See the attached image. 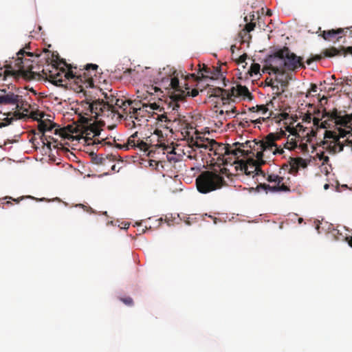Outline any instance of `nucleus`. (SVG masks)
<instances>
[{"instance_id":"obj_1","label":"nucleus","mask_w":352,"mask_h":352,"mask_svg":"<svg viewBox=\"0 0 352 352\" xmlns=\"http://www.w3.org/2000/svg\"><path fill=\"white\" fill-rule=\"evenodd\" d=\"M227 173V169L223 168L217 171H204L196 179L197 190L203 194L209 193L226 185V182L222 176Z\"/></svg>"},{"instance_id":"obj_2","label":"nucleus","mask_w":352,"mask_h":352,"mask_svg":"<svg viewBox=\"0 0 352 352\" xmlns=\"http://www.w3.org/2000/svg\"><path fill=\"white\" fill-rule=\"evenodd\" d=\"M24 54H27L30 57L34 56V54L32 52H27L24 49L20 50L16 54L17 58L11 61V65H10L11 70L5 73L14 75V78L15 79L20 77H23L27 80L34 78V72H32L33 61L30 59L24 58Z\"/></svg>"},{"instance_id":"obj_3","label":"nucleus","mask_w":352,"mask_h":352,"mask_svg":"<svg viewBox=\"0 0 352 352\" xmlns=\"http://www.w3.org/2000/svg\"><path fill=\"white\" fill-rule=\"evenodd\" d=\"M104 99H97L94 100H89L87 102L91 115L95 118L99 116L110 117L113 111L112 108L114 102H119L111 91L109 93H103Z\"/></svg>"},{"instance_id":"obj_4","label":"nucleus","mask_w":352,"mask_h":352,"mask_svg":"<svg viewBox=\"0 0 352 352\" xmlns=\"http://www.w3.org/2000/svg\"><path fill=\"white\" fill-rule=\"evenodd\" d=\"M98 66L96 64H87L85 68L80 69L78 73L74 72V82L79 88L82 89L83 85L85 87L94 85L93 77L96 76Z\"/></svg>"},{"instance_id":"obj_5","label":"nucleus","mask_w":352,"mask_h":352,"mask_svg":"<svg viewBox=\"0 0 352 352\" xmlns=\"http://www.w3.org/2000/svg\"><path fill=\"white\" fill-rule=\"evenodd\" d=\"M159 85L161 89L173 90L170 96L173 102L184 101L185 100V95L187 94L184 91L183 87L180 86L177 76L163 78L159 82Z\"/></svg>"},{"instance_id":"obj_6","label":"nucleus","mask_w":352,"mask_h":352,"mask_svg":"<svg viewBox=\"0 0 352 352\" xmlns=\"http://www.w3.org/2000/svg\"><path fill=\"white\" fill-rule=\"evenodd\" d=\"M54 71L49 70L47 72L45 69L43 70V74L45 78L54 85L59 87H63V82L67 81L74 82V71L69 70L65 72L64 69L59 71L57 67L54 68Z\"/></svg>"},{"instance_id":"obj_7","label":"nucleus","mask_w":352,"mask_h":352,"mask_svg":"<svg viewBox=\"0 0 352 352\" xmlns=\"http://www.w3.org/2000/svg\"><path fill=\"white\" fill-rule=\"evenodd\" d=\"M283 49H280L273 54L269 55L265 60V65L263 67V72L271 70L274 74H279L283 76Z\"/></svg>"},{"instance_id":"obj_8","label":"nucleus","mask_w":352,"mask_h":352,"mask_svg":"<svg viewBox=\"0 0 352 352\" xmlns=\"http://www.w3.org/2000/svg\"><path fill=\"white\" fill-rule=\"evenodd\" d=\"M283 49L284 69L285 68L289 71H294L298 67H305L304 63L302 62V57L296 56L287 47H284Z\"/></svg>"},{"instance_id":"obj_9","label":"nucleus","mask_w":352,"mask_h":352,"mask_svg":"<svg viewBox=\"0 0 352 352\" xmlns=\"http://www.w3.org/2000/svg\"><path fill=\"white\" fill-rule=\"evenodd\" d=\"M286 135L285 131L280 130V132L276 133H270L266 138L265 142L261 143L260 146L263 150H270L272 151L273 154L283 153L284 151L282 148H278L277 144L275 143L276 140H280Z\"/></svg>"},{"instance_id":"obj_10","label":"nucleus","mask_w":352,"mask_h":352,"mask_svg":"<svg viewBox=\"0 0 352 352\" xmlns=\"http://www.w3.org/2000/svg\"><path fill=\"white\" fill-rule=\"evenodd\" d=\"M22 99L19 95L7 91L5 89H0V105H14L15 109H21Z\"/></svg>"},{"instance_id":"obj_11","label":"nucleus","mask_w":352,"mask_h":352,"mask_svg":"<svg viewBox=\"0 0 352 352\" xmlns=\"http://www.w3.org/2000/svg\"><path fill=\"white\" fill-rule=\"evenodd\" d=\"M210 151H213L214 155H218V159L220 157H223L222 161L223 164H232V158H224V157L227 155L226 154L229 152V144L225 145L223 144H219L214 140H212Z\"/></svg>"},{"instance_id":"obj_12","label":"nucleus","mask_w":352,"mask_h":352,"mask_svg":"<svg viewBox=\"0 0 352 352\" xmlns=\"http://www.w3.org/2000/svg\"><path fill=\"white\" fill-rule=\"evenodd\" d=\"M329 118L331 120H334L336 124L344 126H346L350 122V119L348 116H341L340 113L338 112L336 109H333L331 112H327L324 109L322 115V118Z\"/></svg>"},{"instance_id":"obj_13","label":"nucleus","mask_w":352,"mask_h":352,"mask_svg":"<svg viewBox=\"0 0 352 352\" xmlns=\"http://www.w3.org/2000/svg\"><path fill=\"white\" fill-rule=\"evenodd\" d=\"M343 52L340 50H338L336 47H331L330 48H327L324 50L320 54L315 55L309 58H308L306 60V63L309 65H311L314 61H318L320 60L322 58L324 57L331 58L333 56H336V55H340Z\"/></svg>"},{"instance_id":"obj_14","label":"nucleus","mask_w":352,"mask_h":352,"mask_svg":"<svg viewBox=\"0 0 352 352\" xmlns=\"http://www.w3.org/2000/svg\"><path fill=\"white\" fill-rule=\"evenodd\" d=\"M177 102H173L171 113H169L168 116L166 113L161 114L158 116L157 119L161 122H165L167 123H174L178 120L180 121V115L178 113L179 105Z\"/></svg>"},{"instance_id":"obj_15","label":"nucleus","mask_w":352,"mask_h":352,"mask_svg":"<svg viewBox=\"0 0 352 352\" xmlns=\"http://www.w3.org/2000/svg\"><path fill=\"white\" fill-rule=\"evenodd\" d=\"M265 142V141H261L259 142H254V144L258 146V148H260V151H257L256 154V160L255 161V171L256 175H262L265 177V173L263 170H261V166L265 164V161L263 160L264 152L268 151V150L264 151L260 146V144ZM270 151V150H269ZM272 152V151H271Z\"/></svg>"},{"instance_id":"obj_16","label":"nucleus","mask_w":352,"mask_h":352,"mask_svg":"<svg viewBox=\"0 0 352 352\" xmlns=\"http://www.w3.org/2000/svg\"><path fill=\"white\" fill-rule=\"evenodd\" d=\"M214 69H211L206 65H204L202 68H199V74L201 73V76L196 75L195 74H190L186 76V79L189 78H192L195 79V80L199 82L201 80L204 78H214V76H216L217 74L213 72L212 70Z\"/></svg>"},{"instance_id":"obj_17","label":"nucleus","mask_w":352,"mask_h":352,"mask_svg":"<svg viewBox=\"0 0 352 352\" xmlns=\"http://www.w3.org/2000/svg\"><path fill=\"white\" fill-rule=\"evenodd\" d=\"M128 145L131 148H138L140 151L148 150V144L138 138V133L135 132L128 138Z\"/></svg>"},{"instance_id":"obj_18","label":"nucleus","mask_w":352,"mask_h":352,"mask_svg":"<svg viewBox=\"0 0 352 352\" xmlns=\"http://www.w3.org/2000/svg\"><path fill=\"white\" fill-rule=\"evenodd\" d=\"M230 98L232 97L242 96L243 98L252 100L253 96L245 86L237 85L236 87H232L230 89Z\"/></svg>"},{"instance_id":"obj_19","label":"nucleus","mask_w":352,"mask_h":352,"mask_svg":"<svg viewBox=\"0 0 352 352\" xmlns=\"http://www.w3.org/2000/svg\"><path fill=\"white\" fill-rule=\"evenodd\" d=\"M344 32V29L338 28L336 30L332 29L329 30H324L321 33L322 37L326 41H333L336 39L338 41L342 38L340 36Z\"/></svg>"},{"instance_id":"obj_20","label":"nucleus","mask_w":352,"mask_h":352,"mask_svg":"<svg viewBox=\"0 0 352 352\" xmlns=\"http://www.w3.org/2000/svg\"><path fill=\"white\" fill-rule=\"evenodd\" d=\"M208 94L210 97H221L223 101L230 99V93L220 87H210L208 91Z\"/></svg>"},{"instance_id":"obj_21","label":"nucleus","mask_w":352,"mask_h":352,"mask_svg":"<svg viewBox=\"0 0 352 352\" xmlns=\"http://www.w3.org/2000/svg\"><path fill=\"white\" fill-rule=\"evenodd\" d=\"M192 145L197 148L208 149L210 151L212 146V140L198 137L196 140L193 142Z\"/></svg>"},{"instance_id":"obj_22","label":"nucleus","mask_w":352,"mask_h":352,"mask_svg":"<svg viewBox=\"0 0 352 352\" xmlns=\"http://www.w3.org/2000/svg\"><path fill=\"white\" fill-rule=\"evenodd\" d=\"M124 104L122 105V109L126 113H129L132 115H135L138 110H141L140 107H138L137 106H133L134 102L129 100H124Z\"/></svg>"},{"instance_id":"obj_23","label":"nucleus","mask_w":352,"mask_h":352,"mask_svg":"<svg viewBox=\"0 0 352 352\" xmlns=\"http://www.w3.org/2000/svg\"><path fill=\"white\" fill-rule=\"evenodd\" d=\"M144 91L146 95L144 97V99H146L148 96L157 95L158 97L162 96V91L161 88L158 86L154 85H147L144 87Z\"/></svg>"},{"instance_id":"obj_24","label":"nucleus","mask_w":352,"mask_h":352,"mask_svg":"<svg viewBox=\"0 0 352 352\" xmlns=\"http://www.w3.org/2000/svg\"><path fill=\"white\" fill-rule=\"evenodd\" d=\"M59 134L64 138H67L70 134L77 133L79 131L77 126L67 125L66 127L60 129Z\"/></svg>"},{"instance_id":"obj_25","label":"nucleus","mask_w":352,"mask_h":352,"mask_svg":"<svg viewBox=\"0 0 352 352\" xmlns=\"http://www.w3.org/2000/svg\"><path fill=\"white\" fill-rule=\"evenodd\" d=\"M290 166L292 169L297 170L299 167H306L307 163L305 160L301 157L291 158Z\"/></svg>"},{"instance_id":"obj_26","label":"nucleus","mask_w":352,"mask_h":352,"mask_svg":"<svg viewBox=\"0 0 352 352\" xmlns=\"http://www.w3.org/2000/svg\"><path fill=\"white\" fill-rule=\"evenodd\" d=\"M261 190H265L266 192H267V191H270L271 192H273V191H277V190H280V188L278 187H272V186H270L269 184H259L256 188V190L257 192H259ZM280 190H287V188H286L284 186H282V188H280Z\"/></svg>"},{"instance_id":"obj_27","label":"nucleus","mask_w":352,"mask_h":352,"mask_svg":"<svg viewBox=\"0 0 352 352\" xmlns=\"http://www.w3.org/2000/svg\"><path fill=\"white\" fill-rule=\"evenodd\" d=\"M54 126V124L52 123L50 121L45 122L43 120H41L38 123V129L43 133V135L45 131H52Z\"/></svg>"},{"instance_id":"obj_28","label":"nucleus","mask_w":352,"mask_h":352,"mask_svg":"<svg viewBox=\"0 0 352 352\" xmlns=\"http://www.w3.org/2000/svg\"><path fill=\"white\" fill-rule=\"evenodd\" d=\"M11 65V62L9 64L5 65L3 67L0 66V77L3 76V80H6L8 77L14 78V75L11 74H6L5 72H8V71L11 70L10 65Z\"/></svg>"},{"instance_id":"obj_29","label":"nucleus","mask_w":352,"mask_h":352,"mask_svg":"<svg viewBox=\"0 0 352 352\" xmlns=\"http://www.w3.org/2000/svg\"><path fill=\"white\" fill-rule=\"evenodd\" d=\"M256 26V23L254 22L248 23L245 25V28L240 32L239 35L241 38H243L248 34V33L252 31Z\"/></svg>"},{"instance_id":"obj_30","label":"nucleus","mask_w":352,"mask_h":352,"mask_svg":"<svg viewBox=\"0 0 352 352\" xmlns=\"http://www.w3.org/2000/svg\"><path fill=\"white\" fill-rule=\"evenodd\" d=\"M266 180L270 183H280L284 181V178L276 174H269L266 177Z\"/></svg>"},{"instance_id":"obj_31","label":"nucleus","mask_w":352,"mask_h":352,"mask_svg":"<svg viewBox=\"0 0 352 352\" xmlns=\"http://www.w3.org/2000/svg\"><path fill=\"white\" fill-rule=\"evenodd\" d=\"M124 104L123 99L119 98V102H114V104H113V108H112L114 111H113V113L110 117L113 118L116 113L118 114L119 109H122V105H124Z\"/></svg>"},{"instance_id":"obj_32","label":"nucleus","mask_w":352,"mask_h":352,"mask_svg":"<svg viewBox=\"0 0 352 352\" xmlns=\"http://www.w3.org/2000/svg\"><path fill=\"white\" fill-rule=\"evenodd\" d=\"M245 151L244 150H242L241 148H235V149H232L231 148V146L229 145V152L228 154H226L227 155H232L233 156L235 157V159L232 161V164L235 163V161H236V159L238 158L237 155L239 153H243Z\"/></svg>"},{"instance_id":"obj_33","label":"nucleus","mask_w":352,"mask_h":352,"mask_svg":"<svg viewBox=\"0 0 352 352\" xmlns=\"http://www.w3.org/2000/svg\"><path fill=\"white\" fill-rule=\"evenodd\" d=\"M274 184H275V185L272 186V187H278V188L279 187L280 189L282 188V186H284L286 188H287V190H277V191H273V192H289L291 191L290 186L289 185H287L283 181L280 182V183H274Z\"/></svg>"},{"instance_id":"obj_34","label":"nucleus","mask_w":352,"mask_h":352,"mask_svg":"<svg viewBox=\"0 0 352 352\" xmlns=\"http://www.w3.org/2000/svg\"><path fill=\"white\" fill-rule=\"evenodd\" d=\"M259 71H260V65L258 63H253L251 65L249 73L250 74L251 76H252L253 74H258Z\"/></svg>"},{"instance_id":"obj_35","label":"nucleus","mask_w":352,"mask_h":352,"mask_svg":"<svg viewBox=\"0 0 352 352\" xmlns=\"http://www.w3.org/2000/svg\"><path fill=\"white\" fill-rule=\"evenodd\" d=\"M188 89L189 88L188 87H186L185 89H184V91H186V94L188 93V94L185 95V98H186V96L195 97L199 94V91L197 89H193L191 90V91H189Z\"/></svg>"},{"instance_id":"obj_36","label":"nucleus","mask_w":352,"mask_h":352,"mask_svg":"<svg viewBox=\"0 0 352 352\" xmlns=\"http://www.w3.org/2000/svg\"><path fill=\"white\" fill-rule=\"evenodd\" d=\"M142 107H146V108L149 107L152 110H158V109H160V111H161L160 105H158L156 102L148 103V104H143Z\"/></svg>"},{"instance_id":"obj_37","label":"nucleus","mask_w":352,"mask_h":352,"mask_svg":"<svg viewBox=\"0 0 352 352\" xmlns=\"http://www.w3.org/2000/svg\"><path fill=\"white\" fill-rule=\"evenodd\" d=\"M25 198H30V199H34V197H33L32 196H27V197L22 196V197H20L16 199L12 198V197L6 196V199H8L10 201L12 200V201H14L16 204H19V202L21 200H23Z\"/></svg>"},{"instance_id":"obj_38","label":"nucleus","mask_w":352,"mask_h":352,"mask_svg":"<svg viewBox=\"0 0 352 352\" xmlns=\"http://www.w3.org/2000/svg\"><path fill=\"white\" fill-rule=\"evenodd\" d=\"M344 148V144H342L340 142H336L333 146V151L334 152H341L343 151Z\"/></svg>"},{"instance_id":"obj_39","label":"nucleus","mask_w":352,"mask_h":352,"mask_svg":"<svg viewBox=\"0 0 352 352\" xmlns=\"http://www.w3.org/2000/svg\"><path fill=\"white\" fill-rule=\"evenodd\" d=\"M276 80L280 84L281 87H283V88H285L288 86V80L287 78L285 79H283V78H278V77H276Z\"/></svg>"},{"instance_id":"obj_40","label":"nucleus","mask_w":352,"mask_h":352,"mask_svg":"<svg viewBox=\"0 0 352 352\" xmlns=\"http://www.w3.org/2000/svg\"><path fill=\"white\" fill-rule=\"evenodd\" d=\"M120 300L128 306L133 305V300L131 297L121 298Z\"/></svg>"},{"instance_id":"obj_41","label":"nucleus","mask_w":352,"mask_h":352,"mask_svg":"<svg viewBox=\"0 0 352 352\" xmlns=\"http://www.w3.org/2000/svg\"><path fill=\"white\" fill-rule=\"evenodd\" d=\"M270 116H267L266 118H256V120H251L250 122L252 123H254V124H261L263 122H265L266 120L269 119L270 118Z\"/></svg>"},{"instance_id":"obj_42","label":"nucleus","mask_w":352,"mask_h":352,"mask_svg":"<svg viewBox=\"0 0 352 352\" xmlns=\"http://www.w3.org/2000/svg\"><path fill=\"white\" fill-rule=\"evenodd\" d=\"M265 82L267 86L272 87L273 89L276 88L277 89H278V87L277 85H274V80L272 78H267Z\"/></svg>"},{"instance_id":"obj_43","label":"nucleus","mask_w":352,"mask_h":352,"mask_svg":"<svg viewBox=\"0 0 352 352\" xmlns=\"http://www.w3.org/2000/svg\"><path fill=\"white\" fill-rule=\"evenodd\" d=\"M268 111V108L266 107V105L261 104L258 105V112H261L263 115H265Z\"/></svg>"},{"instance_id":"obj_44","label":"nucleus","mask_w":352,"mask_h":352,"mask_svg":"<svg viewBox=\"0 0 352 352\" xmlns=\"http://www.w3.org/2000/svg\"><path fill=\"white\" fill-rule=\"evenodd\" d=\"M76 206L82 208L86 212H94L92 208L89 206H87L81 204L76 205Z\"/></svg>"},{"instance_id":"obj_45","label":"nucleus","mask_w":352,"mask_h":352,"mask_svg":"<svg viewBox=\"0 0 352 352\" xmlns=\"http://www.w3.org/2000/svg\"><path fill=\"white\" fill-rule=\"evenodd\" d=\"M286 131H289L293 135H296L298 134L297 129L294 128V127H291L289 126H287L286 127Z\"/></svg>"},{"instance_id":"obj_46","label":"nucleus","mask_w":352,"mask_h":352,"mask_svg":"<svg viewBox=\"0 0 352 352\" xmlns=\"http://www.w3.org/2000/svg\"><path fill=\"white\" fill-rule=\"evenodd\" d=\"M318 91V87L316 84H313L311 83V88H310V90L307 93V94L306 95V97H308L309 94H310L311 92H313V93H316Z\"/></svg>"},{"instance_id":"obj_47","label":"nucleus","mask_w":352,"mask_h":352,"mask_svg":"<svg viewBox=\"0 0 352 352\" xmlns=\"http://www.w3.org/2000/svg\"><path fill=\"white\" fill-rule=\"evenodd\" d=\"M1 204L12 205V203L8 199H6V197H5L3 198L0 199V205Z\"/></svg>"},{"instance_id":"obj_48","label":"nucleus","mask_w":352,"mask_h":352,"mask_svg":"<svg viewBox=\"0 0 352 352\" xmlns=\"http://www.w3.org/2000/svg\"><path fill=\"white\" fill-rule=\"evenodd\" d=\"M11 123V119L6 118L5 122H0V128L8 126Z\"/></svg>"},{"instance_id":"obj_49","label":"nucleus","mask_w":352,"mask_h":352,"mask_svg":"<svg viewBox=\"0 0 352 352\" xmlns=\"http://www.w3.org/2000/svg\"><path fill=\"white\" fill-rule=\"evenodd\" d=\"M247 54H243V55L240 56L239 59H238V63H245V60L247 58Z\"/></svg>"},{"instance_id":"obj_50","label":"nucleus","mask_w":352,"mask_h":352,"mask_svg":"<svg viewBox=\"0 0 352 352\" xmlns=\"http://www.w3.org/2000/svg\"><path fill=\"white\" fill-rule=\"evenodd\" d=\"M116 147L119 148H125L126 150H128L131 146L129 145H128V142H127L126 144H117Z\"/></svg>"},{"instance_id":"obj_51","label":"nucleus","mask_w":352,"mask_h":352,"mask_svg":"<svg viewBox=\"0 0 352 352\" xmlns=\"http://www.w3.org/2000/svg\"><path fill=\"white\" fill-rule=\"evenodd\" d=\"M239 125L243 128L249 126H250L249 121L247 120H243L242 121H241Z\"/></svg>"},{"instance_id":"obj_52","label":"nucleus","mask_w":352,"mask_h":352,"mask_svg":"<svg viewBox=\"0 0 352 352\" xmlns=\"http://www.w3.org/2000/svg\"><path fill=\"white\" fill-rule=\"evenodd\" d=\"M320 121H321V119H320L318 118H314V119H313L314 124L315 126H317L318 127H320V125L321 123Z\"/></svg>"},{"instance_id":"obj_53","label":"nucleus","mask_w":352,"mask_h":352,"mask_svg":"<svg viewBox=\"0 0 352 352\" xmlns=\"http://www.w3.org/2000/svg\"><path fill=\"white\" fill-rule=\"evenodd\" d=\"M91 131L94 133V136H96V135H100V131L96 126H91Z\"/></svg>"},{"instance_id":"obj_54","label":"nucleus","mask_w":352,"mask_h":352,"mask_svg":"<svg viewBox=\"0 0 352 352\" xmlns=\"http://www.w3.org/2000/svg\"><path fill=\"white\" fill-rule=\"evenodd\" d=\"M236 113V108H235V107H232L230 109H227L226 111V113L228 116H230L231 113Z\"/></svg>"},{"instance_id":"obj_55","label":"nucleus","mask_w":352,"mask_h":352,"mask_svg":"<svg viewBox=\"0 0 352 352\" xmlns=\"http://www.w3.org/2000/svg\"><path fill=\"white\" fill-rule=\"evenodd\" d=\"M93 160H94V163L96 164H100L102 163V158L101 157H98L97 155H96L93 158Z\"/></svg>"},{"instance_id":"obj_56","label":"nucleus","mask_w":352,"mask_h":352,"mask_svg":"<svg viewBox=\"0 0 352 352\" xmlns=\"http://www.w3.org/2000/svg\"><path fill=\"white\" fill-rule=\"evenodd\" d=\"M320 159L324 161V162H326V163L329 160V157L328 156H324V153L321 154V155L320 156Z\"/></svg>"},{"instance_id":"obj_57","label":"nucleus","mask_w":352,"mask_h":352,"mask_svg":"<svg viewBox=\"0 0 352 352\" xmlns=\"http://www.w3.org/2000/svg\"><path fill=\"white\" fill-rule=\"evenodd\" d=\"M258 105L249 108V111L251 112H258Z\"/></svg>"},{"instance_id":"obj_58","label":"nucleus","mask_w":352,"mask_h":352,"mask_svg":"<svg viewBox=\"0 0 352 352\" xmlns=\"http://www.w3.org/2000/svg\"><path fill=\"white\" fill-rule=\"evenodd\" d=\"M346 241L348 242L349 246L352 248V236L346 237Z\"/></svg>"},{"instance_id":"obj_59","label":"nucleus","mask_w":352,"mask_h":352,"mask_svg":"<svg viewBox=\"0 0 352 352\" xmlns=\"http://www.w3.org/2000/svg\"><path fill=\"white\" fill-rule=\"evenodd\" d=\"M327 121L322 122L320 123V128L326 129L327 128Z\"/></svg>"},{"instance_id":"obj_60","label":"nucleus","mask_w":352,"mask_h":352,"mask_svg":"<svg viewBox=\"0 0 352 352\" xmlns=\"http://www.w3.org/2000/svg\"><path fill=\"white\" fill-rule=\"evenodd\" d=\"M159 138L162 137V132L160 130L156 129L154 132Z\"/></svg>"},{"instance_id":"obj_61","label":"nucleus","mask_w":352,"mask_h":352,"mask_svg":"<svg viewBox=\"0 0 352 352\" xmlns=\"http://www.w3.org/2000/svg\"><path fill=\"white\" fill-rule=\"evenodd\" d=\"M311 114H308V115H307L306 118H305V120H306V121H308V122H310V121H311Z\"/></svg>"},{"instance_id":"obj_62","label":"nucleus","mask_w":352,"mask_h":352,"mask_svg":"<svg viewBox=\"0 0 352 352\" xmlns=\"http://www.w3.org/2000/svg\"><path fill=\"white\" fill-rule=\"evenodd\" d=\"M272 10H267V12H266V15L270 16H272Z\"/></svg>"},{"instance_id":"obj_63","label":"nucleus","mask_w":352,"mask_h":352,"mask_svg":"<svg viewBox=\"0 0 352 352\" xmlns=\"http://www.w3.org/2000/svg\"><path fill=\"white\" fill-rule=\"evenodd\" d=\"M132 72H133V70H132L131 69H127L126 71H124V74H130Z\"/></svg>"},{"instance_id":"obj_64","label":"nucleus","mask_w":352,"mask_h":352,"mask_svg":"<svg viewBox=\"0 0 352 352\" xmlns=\"http://www.w3.org/2000/svg\"><path fill=\"white\" fill-rule=\"evenodd\" d=\"M296 128H299V129L301 130L303 128V126L301 124L298 123L296 125Z\"/></svg>"}]
</instances>
